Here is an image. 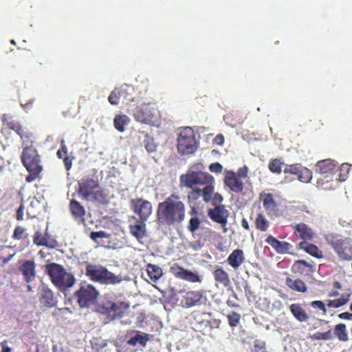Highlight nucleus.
Wrapping results in <instances>:
<instances>
[{
  "label": "nucleus",
  "instance_id": "7c9ffc66",
  "mask_svg": "<svg viewBox=\"0 0 352 352\" xmlns=\"http://www.w3.org/2000/svg\"><path fill=\"white\" fill-rule=\"evenodd\" d=\"M334 176L327 177V175H320L316 182V187L318 189L324 190H330L335 188L333 184L336 179H333Z\"/></svg>",
  "mask_w": 352,
  "mask_h": 352
},
{
  "label": "nucleus",
  "instance_id": "423d86ee",
  "mask_svg": "<svg viewBox=\"0 0 352 352\" xmlns=\"http://www.w3.org/2000/svg\"><path fill=\"white\" fill-rule=\"evenodd\" d=\"M85 275L91 281L103 285H116L122 281L120 276L116 275L101 265L87 264L85 267Z\"/></svg>",
  "mask_w": 352,
  "mask_h": 352
},
{
  "label": "nucleus",
  "instance_id": "72a5a7b5",
  "mask_svg": "<svg viewBox=\"0 0 352 352\" xmlns=\"http://www.w3.org/2000/svg\"><path fill=\"white\" fill-rule=\"evenodd\" d=\"M129 121V118L125 114L116 115L113 119V124L119 132H124Z\"/></svg>",
  "mask_w": 352,
  "mask_h": 352
},
{
  "label": "nucleus",
  "instance_id": "5fc2aeb1",
  "mask_svg": "<svg viewBox=\"0 0 352 352\" xmlns=\"http://www.w3.org/2000/svg\"><path fill=\"white\" fill-rule=\"evenodd\" d=\"M74 157L72 155H67L63 159L65 168L67 170H69L72 168L73 160Z\"/></svg>",
  "mask_w": 352,
  "mask_h": 352
},
{
  "label": "nucleus",
  "instance_id": "69168bd1",
  "mask_svg": "<svg viewBox=\"0 0 352 352\" xmlns=\"http://www.w3.org/2000/svg\"><path fill=\"white\" fill-rule=\"evenodd\" d=\"M14 131L19 135H22L23 133H24L25 131H26V129H25L22 125L20 124V125L16 128Z\"/></svg>",
  "mask_w": 352,
  "mask_h": 352
},
{
  "label": "nucleus",
  "instance_id": "f3484780",
  "mask_svg": "<svg viewBox=\"0 0 352 352\" xmlns=\"http://www.w3.org/2000/svg\"><path fill=\"white\" fill-rule=\"evenodd\" d=\"M180 304L183 307L189 308L199 305L201 302L203 293L201 291H187L179 292Z\"/></svg>",
  "mask_w": 352,
  "mask_h": 352
},
{
  "label": "nucleus",
  "instance_id": "4c0bfd02",
  "mask_svg": "<svg viewBox=\"0 0 352 352\" xmlns=\"http://www.w3.org/2000/svg\"><path fill=\"white\" fill-rule=\"evenodd\" d=\"M255 226L257 230L265 232L268 228L269 222L263 214L259 213L255 219Z\"/></svg>",
  "mask_w": 352,
  "mask_h": 352
},
{
  "label": "nucleus",
  "instance_id": "3c124183",
  "mask_svg": "<svg viewBox=\"0 0 352 352\" xmlns=\"http://www.w3.org/2000/svg\"><path fill=\"white\" fill-rule=\"evenodd\" d=\"M120 90L123 91L124 94L122 95V100L124 102L127 104L129 101L133 100V97L131 96V94L129 92V87H121L118 88Z\"/></svg>",
  "mask_w": 352,
  "mask_h": 352
},
{
  "label": "nucleus",
  "instance_id": "f257e3e1",
  "mask_svg": "<svg viewBox=\"0 0 352 352\" xmlns=\"http://www.w3.org/2000/svg\"><path fill=\"white\" fill-rule=\"evenodd\" d=\"M202 169L201 164L192 166L186 173L180 175V186L191 189L187 196L189 201H196L202 196L206 203L211 202L214 207L221 205L223 198L221 194L214 193V177Z\"/></svg>",
  "mask_w": 352,
  "mask_h": 352
},
{
  "label": "nucleus",
  "instance_id": "864d4df0",
  "mask_svg": "<svg viewBox=\"0 0 352 352\" xmlns=\"http://www.w3.org/2000/svg\"><path fill=\"white\" fill-rule=\"evenodd\" d=\"M68 149L65 144V142L63 140L60 143V148L57 151L56 155L59 159H63L65 156L67 155Z\"/></svg>",
  "mask_w": 352,
  "mask_h": 352
},
{
  "label": "nucleus",
  "instance_id": "4d7b16f0",
  "mask_svg": "<svg viewBox=\"0 0 352 352\" xmlns=\"http://www.w3.org/2000/svg\"><path fill=\"white\" fill-rule=\"evenodd\" d=\"M209 170L215 173H220L223 170V166L218 162L212 163L209 166Z\"/></svg>",
  "mask_w": 352,
  "mask_h": 352
},
{
  "label": "nucleus",
  "instance_id": "39448f33",
  "mask_svg": "<svg viewBox=\"0 0 352 352\" xmlns=\"http://www.w3.org/2000/svg\"><path fill=\"white\" fill-rule=\"evenodd\" d=\"M45 272L54 285L60 291H65L72 287L76 282V278L72 273L67 272L63 265L56 263L47 264Z\"/></svg>",
  "mask_w": 352,
  "mask_h": 352
},
{
  "label": "nucleus",
  "instance_id": "ddd939ff",
  "mask_svg": "<svg viewBox=\"0 0 352 352\" xmlns=\"http://www.w3.org/2000/svg\"><path fill=\"white\" fill-rule=\"evenodd\" d=\"M283 172L285 175L291 174L298 176V179L302 183H309L312 179V172L300 164L286 165Z\"/></svg>",
  "mask_w": 352,
  "mask_h": 352
},
{
  "label": "nucleus",
  "instance_id": "7ed1b4c3",
  "mask_svg": "<svg viewBox=\"0 0 352 352\" xmlns=\"http://www.w3.org/2000/svg\"><path fill=\"white\" fill-rule=\"evenodd\" d=\"M76 192L84 201L106 205L109 203V197L105 190L100 186L97 177H84L78 182Z\"/></svg>",
  "mask_w": 352,
  "mask_h": 352
},
{
  "label": "nucleus",
  "instance_id": "a19ab883",
  "mask_svg": "<svg viewBox=\"0 0 352 352\" xmlns=\"http://www.w3.org/2000/svg\"><path fill=\"white\" fill-rule=\"evenodd\" d=\"M283 165V162H282L280 160L274 159L270 162L268 164V168L273 173L280 174L282 172Z\"/></svg>",
  "mask_w": 352,
  "mask_h": 352
},
{
  "label": "nucleus",
  "instance_id": "dca6fc26",
  "mask_svg": "<svg viewBox=\"0 0 352 352\" xmlns=\"http://www.w3.org/2000/svg\"><path fill=\"white\" fill-rule=\"evenodd\" d=\"M259 200L262 202L263 206L265 208L266 213L269 216H278L279 208L276 201L275 200L274 195L270 192L262 191L259 194Z\"/></svg>",
  "mask_w": 352,
  "mask_h": 352
},
{
  "label": "nucleus",
  "instance_id": "4468645a",
  "mask_svg": "<svg viewBox=\"0 0 352 352\" xmlns=\"http://www.w3.org/2000/svg\"><path fill=\"white\" fill-rule=\"evenodd\" d=\"M170 272L177 278L190 283H201L202 280L201 276L197 272L184 269L177 263H174L170 266Z\"/></svg>",
  "mask_w": 352,
  "mask_h": 352
},
{
  "label": "nucleus",
  "instance_id": "58836bf2",
  "mask_svg": "<svg viewBox=\"0 0 352 352\" xmlns=\"http://www.w3.org/2000/svg\"><path fill=\"white\" fill-rule=\"evenodd\" d=\"M124 94L123 91L120 90L118 88L114 89L110 94L108 101L111 104L117 105L118 104L122 95Z\"/></svg>",
  "mask_w": 352,
  "mask_h": 352
},
{
  "label": "nucleus",
  "instance_id": "338daca9",
  "mask_svg": "<svg viewBox=\"0 0 352 352\" xmlns=\"http://www.w3.org/2000/svg\"><path fill=\"white\" fill-rule=\"evenodd\" d=\"M226 304L228 307H232V308L238 307L239 306L234 300H232L230 298L226 300Z\"/></svg>",
  "mask_w": 352,
  "mask_h": 352
},
{
  "label": "nucleus",
  "instance_id": "2f4dec72",
  "mask_svg": "<svg viewBox=\"0 0 352 352\" xmlns=\"http://www.w3.org/2000/svg\"><path fill=\"white\" fill-rule=\"evenodd\" d=\"M289 309L295 318L298 321L306 322L308 320L309 316L300 304H292L289 307Z\"/></svg>",
  "mask_w": 352,
  "mask_h": 352
},
{
  "label": "nucleus",
  "instance_id": "aec40b11",
  "mask_svg": "<svg viewBox=\"0 0 352 352\" xmlns=\"http://www.w3.org/2000/svg\"><path fill=\"white\" fill-rule=\"evenodd\" d=\"M224 184L232 192L239 193L243 190L244 185L241 179L232 170L225 172Z\"/></svg>",
  "mask_w": 352,
  "mask_h": 352
},
{
  "label": "nucleus",
  "instance_id": "2eb2a0df",
  "mask_svg": "<svg viewBox=\"0 0 352 352\" xmlns=\"http://www.w3.org/2000/svg\"><path fill=\"white\" fill-rule=\"evenodd\" d=\"M211 316V313L203 312L195 317L199 331H204V330L210 331L212 329L219 327L221 320L219 319L212 318Z\"/></svg>",
  "mask_w": 352,
  "mask_h": 352
},
{
  "label": "nucleus",
  "instance_id": "de8ad7c7",
  "mask_svg": "<svg viewBox=\"0 0 352 352\" xmlns=\"http://www.w3.org/2000/svg\"><path fill=\"white\" fill-rule=\"evenodd\" d=\"M348 299L341 297L335 300H327V306L329 307L338 308L346 304Z\"/></svg>",
  "mask_w": 352,
  "mask_h": 352
},
{
  "label": "nucleus",
  "instance_id": "f704fd0d",
  "mask_svg": "<svg viewBox=\"0 0 352 352\" xmlns=\"http://www.w3.org/2000/svg\"><path fill=\"white\" fill-rule=\"evenodd\" d=\"M149 340L148 335L146 333H137L127 341V344L131 346H136L140 344L142 346H146Z\"/></svg>",
  "mask_w": 352,
  "mask_h": 352
},
{
  "label": "nucleus",
  "instance_id": "e433bc0d",
  "mask_svg": "<svg viewBox=\"0 0 352 352\" xmlns=\"http://www.w3.org/2000/svg\"><path fill=\"white\" fill-rule=\"evenodd\" d=\"M34 243L38 246H45L48 248H53L54 245H51L48 242V237L43 236L39 232H36L33 236Z\"/></svg>",
  "mask_w": 352,
  "mask_h": 352
},
{
  "label": "nucleus",
  "instance_id": "1a4fd4ad",
  "mask_svg": "<svg viewBox=\"0 0 352 352\" xmlns=\"http://www.w3.org/2000/svg\"><path fill=\"white\" fill-rule=\"evenodd\" d=\"M177 141V151L182 155L193 154L197 149L198 142L195 139V132L190 127L182 129Z\"/></svg>",
  "mask_w": 352,
  "mask_h": 352
},
{
  "label": "nucleus",
  "instance_id": "f8f14e48",
  "mask_svg": "<svg viewBox=\"0 0 352 352\" xmlns=\"http://www.w3.org/2000/svg\"><path fill=\"white\" fill-rule=\"evenodd\" d=\"M131 210L138 217V219L146 221L153 212L152 204L142 198H135L130 200Z\"/></svg>",
  "mask_w": 352,
  "mask_h": 352
},
{
  "label": "nucleus",
  "instance_id": "412c9836",
  "mask_svg": "<svg viewBox=\"0 0 352 352\" xmlns=\"http://www.w3.org/2000/svg\"><path fill=\"white\" fill-rule=\"evenodd\" d=\"M338 164L334 160L326 159L318 162L316 164V171L320 175L327 177L334 176L338 170Z\"/></svg>",
  "mask_w": 352,
  "mask_h": 352
},
{
  "label": "nucleus",
  "instance_id": "6ab92c4d",
  "mask_svg": "<svg viewBox=\"0 0 352 352\" xmlns=\"http://www.w3.org/2000/svg\"><path fill=\"white\" fill-rule=\"evenodd\" d=\"M39 302L45 308H52L56 306L58 300L53 291L47 286H43L38 291Z\"/></svg>",
  "mask_w": 352,
  "mask_h": 352
},
{
  "label": "nucleus",
  "instance_id": "a18cd8bd",
  "mask_svg": "<svg viewBox=\"0 0 352 352\" xmlns=\"http://www.w3.org/2000/svg\"><path fill=\"white\" fill-rule=\"evenodd\" d=\"M311 338L313 340H331L333 338L331 330L329 329L327 331L325 332H316L314 333Z\"/></svg>",
  "mask_w": 352,
  "mask_h": 352
},
{
  "label": "nucleus",
  "instance_id": "774afa93",
  "mask_svg": "<svg viewBox=\"0 0 352 352\" xmlns=\"http://www.w3.org/2000/svg\"><path fill=\"white\" fill-rule=\"evenodd\" d=\"M15 253H13L12 254H10L7 257H2L1 258L2 262L6 264V263H8L12 258L13 256H14Z\"/></svg>",
  "mask_w": 352,
  "mask_h": 352
},
{
  "label": "nucleus",
  "instance_id": "a211bd4d",
  "mask_svg": "<svg viewBox=\"0 0 352 352\" xmlns=\"http://www.w3.org/2000/svg\"><path fill=\"white\" fill-rule=\"evenodd\" d=\"M291 226L295 236L301 241H312L316 236L314 230L305 223H295Z\"/></svg>",
  "mask_w": 352,
  "mask_h": 352
},
{
  "label": "nucleus",
  "instance_id": "393cba45",
  "mask_svg": "<svg viewBox=\"0 0 352 352\" xmlns=\"http://www.w3.org/2000/svg\"><path fill=\"white\" fill-rule=\"evenodd\" d=\"M265 242L270 245L272 248L278 254H287L289 252L292 245L287 241H280L272 235H270L265 239Z\"/></svg>",
  "mask_w": 352,
  "mask_h": 352
},
{
  "label": "nucleus",
  "instance_id": "603ef678",
  "mask_svg": "<svg viewBox=\"0 0 352 352\" xmlns=\"http://www.w3.org/2000/svg\"><path fill=\"white\" fill-rule=\"evenodd\" d=\"M311 306L314 309H318L322 311L323 315L327 313L324 303L321 300H314L311 302Z\"/></svg>",
  "mask_w": 352,
  "mask_h": 352
},
{
  "label": "nucleus",
  "instance_id": "bb28decb",
  "mask_svg": "<svg viewBox=\"0 0 352 352\" xmlns=\"http://www.w3.org/2000/svg\"><path fill=\"white\" fill-rule=\"evenodd\" d=\"M244 261V252L240 249L233 250L227 258L228 263L234 270L238 269Z\"/></svg>",
  "mask_w": 352,
  "mask_h": 352
},
{
  "label": "nucleus",
  "instance_id": "473e14b6",
  "mask_svg": "<svg viewBox=\"0 0 352 352\" xmlns=\"http://www.w3.org/2000/svg\"><path fill=\"white\" fill-rule=\"evenodd\" d=\"M146 272L148 276L153 282L158 280L163 275L162 268L157 265L151 263L147 264Z\"/></svg>",
  "mask_w": 352,
  "mask_h": 352
},
{
  "label": "nucleus",
  "instance_id": "e2e57ef3",
  "mask_svg": "<svg viewBox=\"0 0 352 352\" xmlns=\"http://www.w3.org/2000/svg\"><path fill=\"white\" fill-rule=\"evenodd\" d=\"M224 142V137L222 134L217 135L214 139V143L217 145H222Z\"/></svg>",
  "mask_w": 352,
  "mask_h": 352
},
{
  "label": "nucleus",
  "instance_id": "49530a36",
  "mask_svg": "<svg viewBox=\"0 0 352 352\" xmlns=\"http://www.w3.org/2000/svg\"><path fill=\"white\" fill-rule=\"evenodd\" d=\"M228 322L230 327H236L240 322L241 315L235 311H232L227 316Z\"/></svg>",
  "mask_w": 352,
  "mask_h": 352
},
{
  "label": "nucleus",
  "instance_id": "5701e85b",
  "mask_svg": "<svg viewBox=\"0 0 352 352\" xmlns=\"http://www.w3.org/2000/svg\"><path fill=\"white\" fill-rule=\"evenodd\" d=\"M19 270L22 274L23 279L27 283L33 281L36 278V264L34 260L23 261L19 267Z\"/></svg>",
  "mask_w": 352,
  "mask_h": 352
},
{
  "label": "nucleus",
  "instance_id": "c9c22d12",
  "mask_svg": "<svg viewBox=\"0 0 352 352\" xmlns=\"http://www.w3.org/2000/svg\"><path fill=\"white\" fill-rule=\"evenodd\" d=\"M334 333L340 341L346 342L349 339L346 325L343 323L335 326Z\"/></svg>",
  "mask_w": 352,
  "mask_h": 352
},
{
  "label": "nucleus",
  "instance_id": "c756f323",
  "mask_svg": "<svg viewBox=\"0 0 352 352\" xmlns=\"http://www.w3.org/2000/svg\"><path fill=\"white\" fill-rule=\"evenodd\" d=\"M298 247L314 257L317 258L322 257V252L314 244L306 241H300L298 243Z\"/></svg>",
  "mask_w": 352,
  "mask_h": 352
},
{
  "label": "nucleus",
  "instance_id": "37998d69",
  "mask_svg": "<svg viewBox=\"0 0 352 352\" xmlns=\"http://www.w3.org/2000/svg\"><path fill=\"white\" fill-rule=\"evenodd\" d=\"M12 237L14 240L25 239L28 238V234L23 227L17 226L14 230Z\"/></svg>",
  "mask_w": 352,
  "mask_h": 352
},
{
  "label": "nucleus",
  "instance_id": "9b49d317",
  "mask_svg": "<svg viewBox=\"0 0 352 352\" xmlns=\"http://www.w3.org/2000/svg\"><path fill=\"white\" fill-rule=\"evenodd\" d=\"M99 296L98 291L91 284H80L78 290L74 293V296L81 308H87L95 303Z\"/></svg>",
  "mask_w": 352,
  "mask_h": 352
},
{
  "label": "nucleus",
  "instance_id": "cd10ccee",
  "mask_svg": "<svg viewBox=\"0 0 352 352\" xmlns=\"http://www.w3.org/2000/svg\"><path fill=\"white\" fill-rule=\"evenodd\" d=\"M212 275L217 283L220 284L224 287H228L230 285L231 281L229 274L221 267L216 268L213 271Z\"/></svg>",
  "mask_w": 352,
  "mask_h": 352
},
{
  "label": "nucleus",
  "instance_id": "0eeeda50",
  "mask_svg": "<svg viewBox=\"0 0 352 352\" xmlns=\"http://www.w3.org/2000/svg\"><path fill=\"white\" fill-rule=\"evenodd\" d=\"M324 238L340 259L352 260V239L336 233H329Z\"/></svg>",
  "mask_w": 352,
  "mask_h": 352
},
{
  "label": "nucleus",
  "instance_id": "0e129e2a",
  "mask_svg": "<svg viewBox=\"0 0 352 352\" xmlns=\"http://www.w3.org/2000/svg\"><path fill=\"white\" fill-rule=\"evenodd\" d=\"M338 317L340 319L351 320H352V314L349 313V312H343V313L340 314L338 315Z\"/></svg>",
  "mask_w": 352,
  "mask_h": 352
},
{
  "label": "nucleus",
  "instance_id": "20e7f679",
  "mask_svg": "<svg viewBox=\"0 0 352 352\" xmlns=\"http://www.w3.org/2000/svg\"><path fill=\"white\" fill-rule=\"evenodd\" d=\"M21 158L23 166L29 173L25 177V182L31 183L35 180H40L43 166L41 164V156L36 148L32 145L25 146Z\"/></svg>",
  "mask_w": 352,
  "mask_h": 352
},
{
  "label": "nucleus",
  "instance_id": "6e6552de",
  "mask_svg": "<svg viewBox=\"0 0 352 352\" xmlns=\"http://www.w3.org/2000/svg\"><path fill=\"white\" fill-rule=\"evenodd\" d=\"M129 307V304L124 301L106 300L98 306V309L110 322L122 318L126 314Z\"/></svg>",
  "mask_w": 352,
  "mask_h": 352
},
{
  "label": "nucleus",
  "instance_id": "052dcab7",
  "mask_svg": "<svg viewBox=\"0 0 352 352\" xmlns=\"http://www.w3.org/2000/svg\"><path fill=\"white\" fill-rule=\"evenodd\" d=\"M294 265L298 267H300L301 266L307 267L311 271H314V266H313V265L311 264L310 263L307 262L305 260H298V261H296Z\"/></svg>",
  "mask_w": 352,
  "mask_h": 352
},
{
  "label": "nucleus",
  "instance_id": "b1692460",
  "mask_svg": "<svg viewBox=\"0 0 352 352\" xmlns=\"http://www.w3.org/2000/svg\"><path fill=\"white\" fill-rule=\"evenodd\" d=\"M69 209L74 219L79 220L85 224L86 210L80 202L74 199H71L69 204Z\"/></svg>",
  "mask_w": 352,
  "mask_h": 352
},
{
  "label": "nucleus",
  "instance_id": "a878e982",
  "mask_svg": "<svg viewBox=\"0 0 352 352\" xmlns=\"http://www.w3.org/2000/svg\"><path fill=\"white\" fill-rule=\"evenodd\" d=\"M133 219L136 221L137 223L129 225V232L132 236L135 237L138 240H140L146 236V221H143L142 220L138 219L135 217H133Z\"/></svg>",
  "mask_w": 352,
  "mask_h": 352
},
{
  "label": "nucleus",
  "instance_id": "4be33fe9",
  "mask_svg": "<svg viewBox=\"0 0 352 352\" xmlns=\"http://www.w3.org/2000/svg\"><path fill=\"white\" fill-rule=\"evenodd\" d=\"M208 215L214 222L225 227L228 222L229 212L224 205H219L214 208H210L208 211Z\"/></svg>",
  "mask_w": 352,
  "mask_h": 352
},
{
  "label": "nucleus",
  "instance_id": "8fccbe9b",
  "mask_svg": "<svg viewBox=\"0 0 352 352\" xmlns=\"http://www.w3.org/2000/svg\"><path fill=\"white\" fill-rule=\"evenodd\" d=\"M200 223L201 221L198 217H192L189 221L188 230L191 232H195L199 228Z\"/></svg>",
  "mask_w": 352,
  "mask_h": 352
},
{
  "label": "nucleus",
  "instance_id": "09e8293b",
  "mask_svg": "<svg viewBox=\"0 0 352 352\" xmlns=\"http://www.w3.org/2000/svg\"><path fill=\"white\" fill-rule=\"evenodd\" d=\"M109 234L105 231L91 232L89 234L90 239L94 242H98V239L108 238Z\"/></svg>",
  "mask_w": 352,
  "mask_h": 352
},
{
  "label": "nucleus",
  "instance_id": "79ce46f5",
  "mask_svg": "<svg viewBox=\"0 0 352 352\" xmlns=\"http://www.w3.org/2000/svg\"><path fill=\"white\" fill-rule=\"evenodd\" d=\"M350 166L351 165H349L347 163L342 164L340 166V167L339 168L340 173L336 177V181L337 182L346 180V175L350 170Z\"/></svg>",
  "mask_w": 352,
  "mask_h": 352
},
{
  "label": "nucleus",
  "instance_id": "ea45409f",
  "mask_svg": "<svg viewBox=\"0 0 352 352\" xmlns=\"http://www.w3.org/2000/svg\"><path fill=\"white\" fill-rule=\"evenodd\" d=\"M2 122L3 123V125H5L7 129L12 130L14 131L20 125V123L19 122L12 120L11 116L6 114L3 115Z\"/></svg>",
  "mask_w": 352,
  "mask_h": 352
},
{
  "label": "nucleus",
  "instance_id": "9d476101",
  "mask_svg": "<svg viewBox=\"0 0 352 352\" xmlns=\"http://www.w3.org/2000/svg\"><path fill=\"white\" fill-rule=\"evenodd\" d=\"M133 116L138 122L151 124L157 120L160 111L155 104L143 103L135 107L133 111Z\"/></svg>",
  "mask_w": 352,
  "mask_h": 352
},
{
  "label": "nucleus",
  "instance_id": "c85d7f7f",
  "mask_svg": "<svg viewBox=\"0 0 352 352\" xmlns=\"http://www.w3.org/2000/svg\"><path fill=\"white\" fill-rule=\"evenodd\" d=\"M286 285L292 291L305 293L307 290V287L304 281L300 278L293 279L287 276L285 279Z\"/></svg>",
  "mask_w": 352,
  "mask_h": 352
},
{
  "label": "nucleus",
  "instance_id": "6e6d98bb",
  "mask_svg": "<svg viewBox=\"0 0 352 352\" xmlns=\"http://www.w3.org/2000/svg\"><path fill=\"white\" fill-rule=\"evenodd\" d=\"M21 140L23 141V144H28L29 142L32 143V134L28 130L23 133L22 135L20 136Z\"/></svg>",
  "mask_w": 352,
  "mask_h": 352
},
{
  "label": "nucleus",
  "instance_id": "f03ea898",
  "mask_svg": "<svg viewBox=\"0 0 352 352\" xmlns=\"http://www.w3.org/2000/svg\"><path fill=\"white\" fill-rule=\"evenodd\" d=\"M186 217L185 204L173 193L158 204L156 219L159 225L174 226L182 223Z\"/></svg>",
  "mask_w": 352,
  "mask_h": 352
},
{
  "label": "nucleus",
  "instance_id": "13d9d810",
  "mask_svg": "<svg viewBox=\"0 0 352 352\" xmlns=\"http://www.w3.org/2000/svg\"><path fill=\"white\" fill-rule=\"evenodd\" d=\"M236 173V175L240 179H245L248 177V168L246 166H244L239 168L237 170V173Z\"/></svg>",
  "mask_w": 352,
  "mask_h": 352
},
{
  "label": "nucleus",
  "instance_id": "680f3d73",
  "mask_svg": "<svg viewBox=\"0 0 352 352\" xmlns=\"http://www.w3.org/2000/svg\"><path fill=\"white\" fill-rule=\"evenodd\" d=\"M1 347V352H12V349L8 345V341L3 340L0 343Z\"/></svg>",
  "mask_w": 352,
  "mask_h": 352
},
{
  "label": "nucleus",
  "instance_id": "c03bdc74",
  "mask_svg": "<svg viewBox=\"0 0 352 352\" xmlns=\"http://www.w3.org/2000/svg\"><path fill=\"white\" fill-rule=\"evenodd\" d=\"M144 147L148 153H153L157 150V144L154 139L148 135L145 136Z\"/></svg>",
  "mask_w": 352,
  "mask_h": 352
},
{
  "label": "nucleus",
  "instance_id": "bf43d9fd",
  "mask_svg": "<svg viewBox=\"0 0 352 352\" xmlns=\"http://www.w3.org/2000/svg\"><path fill=\"white\" fill-rule=\"evenodd\" d=\"M24 209L23 204H21L20 206L16 211L15 217L17 221H22L23 219Z\"/></svg>",
  "mask_w": 352,
  "mask_h": 352
}]
</instances>
